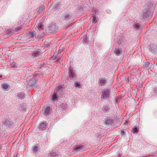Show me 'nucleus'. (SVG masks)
Returning <instances> with one entry per match:
<instances>
[{
  "mask_svg": "<svg viewBox=\"0 0 157 157\" xmlns=\"http://www.w3.org/2000/svg\"><path fill=\"white\" fill-rule=\"evenodd\" d=\"M62 90L60 87L57 88L54 92V94L52 97V100L54 101L57 100V96H59L62 92Z\"/></svg>",
  "mask_w": 157,
  "mask_h": 157,
  "instance_id": "1",
  "label": "nucleus"
},
{
  "mask_svg": "<svg viewBox=\"0 0 157 157\" xmlns=\"http://www.w3.org/2000/svg\"><path fill=\"white\" fill-rule=\"evenodd\" d=\"M110 91L107 89L105 90L102 92L101 98L104 100L107 99L109 98Z\"/></svg>",
  "mask_w": 157,
  "mask_h": 157,
  "instance_id": "2",
  "label": "nucleus"
},
{
  "mask_svg": "<svg viewBox=\"0 0 157 157\" xmlns=\"http://www.w3.org/2000/svg\"><path fill=\"white\" fill-rule=\"evenodd\" d=\"M107 83V80L105 78H101L99 79L98 83L100 86L106 85Z\"/></svg>",
  "mask_w": 157,
  "mask_h": 157,
  "instance_id": "3",
  "label": "nucleus"
},
{
  "mask_svg": "<svg viewBox=\"0 0 157 157\" xmlns=\"http://www.w3.org/2000/svg\"><path fill=\"white\" fill-rule=\"evenodd\" d=\"M47 126V123L45 122H42L39 125L38 128L40 130H44L46 129Z\"/></svg>",
  "mask_w": 157,
  "mask_h": 157,
  "instance_id": "4",
  "label": "nucleus"
},
{
  "mask_svg": "<svg viewBox=\"0 0 157 157\" xmlns=\"http://www.w3.org/2000/svg\"><path fill=\"white\" fill-rule=\"evenodd\" d=\"M114 52L116 56H120L122 53V51L121 48H116L115 49Z\"/></svg>",
  "mask_w": 157,
  "mask_h": 157,
  "instance_id": "5",
  "label": "nucleus"
},
{
  "mask_svg": "<svg viewBox=\"0 0 157 157\" xmlns=\"http://www.w3.org/2000/svg\"><path fill=\"white\" fill-rule=\"evenodd\" d=\"M4 124L8 127H10L13 124V123L10 120L6 119L4 122Z\"/></svg>",
  "mask_w": 157,
  "mask_h": 157,
  "instance_id": "6",
  "label": "nucleus"
},
{
  "mask_svg": "<svg viewBox=\"0 0 157 157\" xmlns=\"http://www.w3.org/2000/svg\"><path fill=\"white\" fill-rule=\"evenodd\" d=\"M74 149L77 151H82L85 150L84 147L81 145L76 146L75 147Z\"/></svg>",
  "mask_w": 157,
  "mask_h": 157,
  "instance_id": "7",
  "label": "nucleus"
},
{
  "mask_svg": "<svg viewBox=\"0 0 157 157\" xmlns=\"http://www.w3.org/2000/svg\"><path fill=\"white\" fill-rule=\"evenodd\" d=\"M50 112V108L49 107H47L45 108H44L42 110L43 114L47 116Z\"/></svg>",
  "mask_w": 157,
  "mask_h": 157,
  "instance_id": "8",
  "label": "nucleus"
},
{
  "mask_svg": "<svg viewBox=\"0 0 157 157\" xmlns=\"http://www.w3.org/2000/svg\"><path fill=\"white\" fill-rule=\"evenodd\" d=\"M40 145L38 144L35 146L33 149V153L36 154L37 153L38 149L39 148Z\"/></svg>",
  "mask_w": 157,
  "mask_h": 157,
  "instance_id": "9",
  "label": "nucleus"
},
{
  "mask_svg": "<svg viewBox=\"0 0 157 157\" xmlns=\"http://www.w3.org/2000/svg\"><path fill=\"white\" fill-rule=\"evenodd\" d=\"M41 52L39 50H36L34 51L32 54V58H34L35 57L37 56L40 55Z\"/></svg>",
  "mask_w": 157,
  "mask_h": 157,
  "instance_id": "10",
  "label": "nucleus"
},
{
  "mask_svg": "<svg viewBox=\"0 0 157 157\" xmlns=\"http://www.w3.org/2000/svg\"><path fill=\"white\" fill-rule=\"evenodd\" d=\"M69 77L71 79L73 78L75 76L74 71L70 69H69Z\"/></svg>",
  "mask_w": 157,
  "mask_h": 157,
  "instance_id": "11",
  "label": "nucleus"
},
{
  "mask_svg": "<svg viewBox=\"0 0 157 157\" xmlns=\"http://www.w3.org/2000/svg\"><path fill=\"white\" fill-rule=\"evenodd\" d=\"M3 89L5 91L8 90L10 89V86L7 83H4L3 85Z\"/></svg>",
  "mask_w": 157,
  "mask_h": 157,
  "instance_id": "12",
  "label": "nucleus"
},
{
  "mask_svg": "<svg viewBox=\"0 0 157 157\" xmlns=\"http://www.w3.org/2000/svg\"><path fill=\"white\" fill-rule=\"evenodd\" d=\"M121 133L122 136L128 134V132L126 129L121 130Z\"/></svg>",
  "mask_w": 157,
  "mask_h": 157,
  "instance_id": "13",
  "label": "nucleus"
},
{
  "mask_svg": "<svg viewBox=\"0 0 157 157\" xmlns=\"http://www.w3.org/2000/svg\"><path fill=\"white\" fill-rule=\"evenodd\" d=\"M36 32L35 31H33L29 33V38H32L34 37V36L35 35Z\"/></svg>",
  "mask_w": 157,
  "mask_h": 157,
  "instance_id": "14",
  "label": "nucleus"
},
{
  "mask_svg": "<svg viewBox=\"0 0 157 157\" xmlns=\"http://www.w3.org/2000/svg\"><path fill=\"white\" fill-rule=\"evenodd\" d=\"M44 26L42 23H39L38 24V29L39 30H41L43 29L44 28Z\"/></svg>",
  "mask_w": 157,
  "mask_h": 157,
  "instance_id": "15",
  "label": "nucleus"
},
{
  "mask_svg": "<svg viewBox=\"0 0 157 157\" xmlns=\"http://www.w3.org/2000/svg\"><path fill=\"white\" fill-rule=\"evenodd\" d=\"M36 80L35 78H33L30 81V83L31 85L33 86L36 83Z\"/></svg>",
  "mask_w": 157,
  "mask_h": 157,
  "instance_id": "16",
  "label": "nucleus"
},
{
  "mask_svg": "<svg viewBox=\"0 0 157 157\" xmlns=\"http://www.w3.org/2000/svg\"><path fill=\"white\" fill-rule=\"evenodd\" d=\"M112 122V120L109 118H107L105 121L106 124H111Z\"/></svg>",
  "mask_w": 157,
  "mask_h": 157,
  "instance_id": "17",
  "label": "nucleus"
},
{
  "mask_svg": "<svg viewBox=\"0 0 157 157\" xmlns=\"http://www.w3.org/2000/svg\"><path fill=\"white\" fill-rule=\"evenodd\" d=\"M132 131L133 133H137L138 132V128H132Z\"/></svg>",
  "mask_w": 157,
  "mask_h": 157,
  "instance_id": "18",
  "label": "nucleus"
},
{
  "mask_svg": "<svg viewBox=\"0 0 157 157\" xmlns=\"http://www.w3.org/2000/svg\"><path fill=\"white\" fill-rule=\"evenodd\" d=\"M44 9V6L42 5V6L38 10V12H40L43 10Z\"/></svg>",
  "mask_w": 157,
  "mask_h": 157,
  "instance_id": "19",
  "label": "nucleus"
},
{
  "mask_svg": "<svg viewBox=\"0 0 157 157\" xmlns=\"http://www.w3.org/2000/svg\"><path fill=\"white\" fill-rule=\"evenodd\" d=\"M97 22V20L96 19V18L94 17H93V19L92 20V22L94 23H95Z\"/></svg>",
  "mask_w": 157,
  "mask_h": 157,
  "instance_id": "20",
  "label": "nucleus"
},
{
  "mask_svg": "<svg viewBox=\"0 0 157 157\" xmlns=\"http://www.w3.org/2000/svg\"><path fill=\"white\" fill-rule=\"evenodd\" d=\"M75 86L76 87H78L80 85V83L79 82H77L75 83Z\"/></svg>",
  "mask_w": 157,
  "mask_h": 157,
  "instance_id": "21",
  "label": "nucleus"
},
{
  "mask_svg": "<svg viewBox=\"0 0 157 157\" xmlns=\"http://www.w3.org/2000/svg\"><path fill=\"white\" fill-rule=\"evenodd\" d=\"M139 27V25L138 24H135L133 26L134 28L136 29H137Z\"/></svg>",
  "mask_w": 157,
  "mask_h": 157,
  "instance_id": "22",
  "label": "nucleus"
},
{
  "mask_svg": "<svg viewBox=\"0 0 157 157\" xmlns=\"http://www.w3.org/2000/svg\"><path fill=\"white\" fill-rule=\"evenodd\" d=\"M149 65V63L148 62H146L145 64V67L146 68Z\"/></svg>",
  "mask_w": 157,
  "mask_h": 157,
  "instance_id": "23",
  "label": "nucleus"
},
{
  "mask_svg": "<svg viewBox=\"0 0 157 157\" xmlns=\"http://www.w3.org/2000/svg\"><path fill=\"white\" fill-rule=\"evenodd\" d=\"M56 62H59V63L61 64V61H59L60 60V58H57L56 57Z\"/></svg>",
  "mask_w": 157,
  "mask_h": 157,
  "instance_id": "24",
  "label": "nucleus"
},
{
  "mask_svg": "<svg viewBox=\"0 0 157 157\" xmlns=\"http://www.w3.org/2000/svg\"><path fill=\"white\" fill-rule=\"evenodd\" d=\"M56 59V57L54 55H53L51 58V59L52 60H55Z\"/></svg>",
  "mask_w": 157,
  "mask_h": 157,
  "instance_id": "25",
  "label": "nucleus"
},
{
  "mask_svg": "<svg viewBox=\"0 0 157 157\" xmlns=\"http://www.w3.org/2000/svg\"><path fill=\"white\" fill-rule=\"evenodd\" d=\"M69 15L67 14V15H65V18H66L67 17H69Z\"/></svg>",
  "mask_w": 157,
  "mask_h": 157,
  "instance_id": "26",
  "label": "nucleus"
},
{
  "mask_svg": "<svg viewBox=\"0 0 157 157\" xmlns=\"http://www.w3.org/2000/svg\"><path fill=\"white\" fill-rule=\"evenodd\" d=\"M60 86L61 87V88H62L64 86L63 85H61Z\"/></svg>",
  "mask_w": 157,
  "mask_h": 157,
  "instance_id": "27",
  "label": "nucleus"
},
{
  "mask_svg": "<svg viewBox=\"0 0 157 157\" xmlns=\"http://www.w3.org/2000/svg\"><path fill=\"white\" fill-rule=\"evenodd\" d=\"M61 52L60 51H59V52L58 53V54H59V53H60Z\"/></svg>",
  "mask_w": 157,
  "mask_h": 157,
  "instance_id": "28",
  "label": "nucleus"
},
{
  "mask_svg": "<svg viewBox=\"0 0 157 157\" xmlns=\"http://www.w3.org/2000/svg\"><path fill=\"white\" fill-rule=\"evenodd\" d=\"M2 77V76L1 75H0V78L1 77Z\"/></svg>",
  "mask_w": 157,
  "mask_h": 157,
  "instance_id": "29",
  "label": "nucleus"
}]
</instances>
